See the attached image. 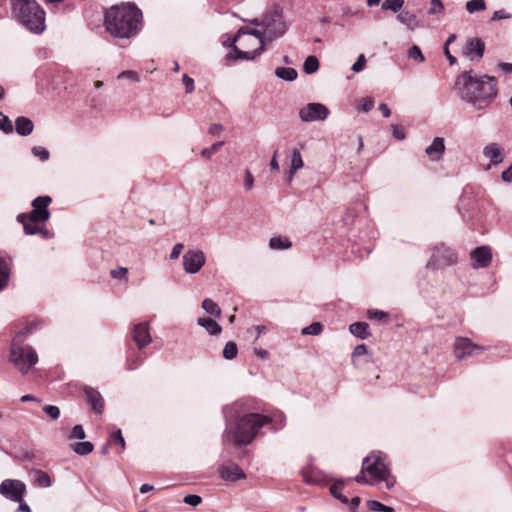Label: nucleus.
Listing matches in <instances>:
<instances>
[{
	"mask_svg": "<svg viewBox=\"0 0 512 512\" xmlns=\"http://www.w3.org/2000/svg\"><path fill=\"white\" fill-rule=\"evenodd\" d=\"M111 437L112 440L121 447V450L125 449V440L120 429L113 432Z\"/></svg>",
	"mask_w": 512,
	"mask_h": 512,
	"instance_id": "48",
	"label": "nucleus"
},
{
	"mask_svg": "<svg viewBox=\"0 0 512 512\" xmlns=\"http://www.w3.org/2000/svg\"><path fill=\"white\" fill-rule=\"evenodd\" d=\"M363 472L372 477L376 483L385 482L387 489L394 486L395 480L391 477L387 466L380 454H371L363 459Z\"/></svg>",
	"mask_w": 512,
	"mask_h": 512,
	"instance_id": "8",
	"label": "nucleus"
},
{
	"mask_svg": "<svg viewBox=\"0 0 512 512\" xmlns=\"http://www.w3.org/2000/svg\"><path fill=\"white\" fill-rule=\"evenodd\" d=\"M275 74L278 78L285 81H294L298 76L297 71L290 67H278L275 69Z\"/></svg>",
	"mask_w": 512,
	"mask_h": 512,
	"instance_id": "28",
	"label": "nucleus"
},
{
	"mask_svg": "<svg viewBox=\"0 0 512 512\" xmlns=\"http://www.w3.org/2000/svg\"><path fill=\"white\" fill-rule=\"evenodd\" d=\"M366 472H363V467L361 468L360 473L354 478V481H356L359 484L364 485H373L374 482H371L365 475Z\"/></svg>",
	"mask_w": 512,
	"mask_h": 512,
	"instance_id": "58",
	"label": "nucleus"
},
{
	"mask_svg": "<svg viewBox=\"0 0 512 512\" xmlns=\"http://www.w3.org/2000/svg\"><path fill=\"white\" fill-rule=\"evenodd\" d=\"M457 257L453 250L443 244L434 248L429 265L435 269L456 263Z\"/></svg>",
	"mask_w": 512,
	"mask_h": 512,
	"instance_id": "9",
	"label": "nucleus"
},
{
	"mask_svg": "<svg viewBox=\"0 0 512 512\" xmlns=\"http://www.w3.org/2000/svg\"><path fill=\"white\" fill-rule=\"evenodd\" d=\"M444 9V6L440 0H431L429 14H438L441 13Z\"/></svg>",
	"mask_w": 512,
	"mask_h": 512,
	"instance_id": "47",
	"label": "nucleus"
},
{
	"mask_svg": "<svg viewBox=\"0 0 512 512\" xmlns=\"http://www.w3.org/2000/svg\"><path fill=\"white\" fill-rule=\"evenodd\" d=\"M322 325L319 322H314L302 329L303 335H319L322 332Z\"/></svg>",
	"mask_w": 512,
	"mask_h": 512,
	"instance_id": "41",
	"label": "nucleus"
},
{
	"mask_svg": "<svg viewBox=\"0 0 512 512\" xmlns=\"http://www.w3.org/2000/svg\"><path fill=\"white\" fill-rule=\"evenodd\" d=\"M34 128L33 122L24 116H20L15 120V130L21 136H28Z\"/></svg>",
	"mask_w": 512,
	"mask_h": 512,
	"instance_id": "23",
	"label": "nucleus"
},
{
	"mask_svg": "<svg viewBox=\"0 0 512 512\" xmlns=\"http://www.w3.org/2000/svg\"><path fill=\"white\" fill-rule=\"evenodd\" d=\"M397 19L402 24L406 25L408 27V29H410V30H414L418 25L416 15L409 11H401L397 15Z\"/></svg>",
	"mask_w": 512,
	"mask_h": 512,
	"instance_id": "27",
	"label": "nucleus"
},
{
	"mask_svg": "<svg viewBox=\"0 0 512 512\" xmlns=\"http://www.w3.org/2000/svg\"><path fill=\"white\" fill-rule=\"evenodd\" d=\"M128 270L124 267H120L118 269H115V270H112L111 271V276L113 278H119V279H126V274H127Z\"/></svg>",
	"mask_w": 512,
	"mask_h": 512,
	"instance_id": "60",
	"label": "nucleus"
},
{
	"mask_svg": "<svg viewBox=\"0 0 512 512\" xmlns=\"http://www.w3.org/2000/svg\"><path fill=\"white\" fill-rule=\"evenodd\" d=\"M445 151L444 139L441 137L434 138L433 142L425 149V153L432 160H439Z\"/></svg>",
	"mask_w": 512,
	"mask_h": 512,
	"instance_id": "21",
	"label": "nucleus"
},
{
	"mask_svg": "<svg viewBox=\"0 0 512 512\" xmlns=\"http://www.w3.org/2000/svg\"><path fill=\"white\" fill-rule=\"evenodd\" d=\"M10 275V269L7 261L0 257V291L6 288L8 285Z\"/></svg>",
	"mask_w": 512,
	"mask_h": 512,
	"instance_id": "29",
	"label": "nucleus"
},
{
	"mask_svg": "<svg viewBox=\"0 0 512 512\" xmlns=\"http://www.w3.org/2000/svg\"><path fill=\"white\" fill-rule=\"evenodd\" d=\"M220 475L226 481H237L246 477L244 471L236 464L222 467Z\"/></svg>",
	"mask_w": 512,
	"mask_h": 512,
	"instance_id": "20",
	"label": "nucleus"
},
{
	"mask_svg": "<svg viewBox=\"0 0 512 512\" xmlns=\"http://www.w3.org/2000/svg\"><path fill=\"white\" fill-rule=\"evenodd\" d=\"M31 474L33 475V483L36 486L44 488L51 486V479L46 472L39 469H35L31 472Z\"/></svg>",
	"mask_w": 512,
	"mask_h": 512,
	"instance_id": "26",
	"label": "nucleus"
},
{
	"mask_svg": "<svg viewBox=\"0 0 512 512\" xmlns=\"http://www.w3.org/2000/svg\"><path fill=\"white\" fill-rule=\"evenodd\" d=\"M32 154L38 157L41 161H47L49 159V151L41 146H35L31 149Z\"/></svg>",
	"mask_w": 512,
	"mask_h": 512,
	"instance_id": "42",
	"label": "nucleus"
},
{
	"mask_svg": "<svg viewBox=\"0 0 512 512\" xmlns=\"http://www.w3.org/2000/svg\"><path fill=\"white\" fill-rule=\"evenodd\" d=\"M387 313L380 310H369L368 317L371 319L383 320L387 318Z\"/></svg>",
	"mask_w": 512,
	"mask_h": 512,
	"instance_id": "59",
	"label": "nucleus"
},
{
	"mask_svg": "<svg viewBox=\"0 0 512 512\" xmlns=\"http://www.w3.org/2000/svg\"><path fill=\"white\" fill-rule=\"evenodd\" d=\"M368 508L372 511H381V512H394V509L390 506H386L379 501L370 500L367 502Z\"/></svg>",
	"mask_w": 512,
	"mask_h": 512,
	"instance_id": "37",
	"label": "nucleus"
},
{
	"mask_svg": "<svg viewBox=\"0 0 512 512\" xmlns=\"http://www.w3.org/2000/svg\"><path fill=\"white\" fill-rule=\"evenodd\" d=\"M366 63V58L364 54H360L356 62L352 65V70L354 72H360L363 70Z\"/></svg>",
	"mask_w": 512,
	"mask_h": 512,
	"instance_id": "52",
	"label": "nucleus"
},
{
	"mask_svg": "<svg viewBox=\"0 0 512 512\" xmlns=\"http://www.w3.org/2000/svg\"><path fill=\"white\" fill-rule=\"evenodd\" d=\"M0 130L4 133H11L13 131V126L9 118L2 113H0Z\"/></svg>",
	"mask_w": 512,
	"mask_h": 512,
	"instance_id": "44",
	"label": "nucleus"
},
{
	"mask_svg": "<svg viewBox=\"0 0 512 512\" xmlns=\"http://www.w3.org/2000/svg\"><path fill=\"white\" fill-rule=\"evenodd\" d=\"M392 134L397 140H403L406 136L405 130L401 125H392Z\"/></svg>",
	"mask_w": 512,
	"mask_h": 512,
	"instance_id": "51",
	"label": "nucleus"
},
{
	"mask_svg": "<svg viewBox=\"0 0 512 512\" xmlns=\"http://www.w3.org/2000/svg\"><path fill=\"white\" fill-rule=\"evenodd\" d=\"M43 411L52 419H57L60 416V409L54 405H45Z\"/></svg>",
	"mask_w": 512,
	"mask_h": 512,
	"instance_id": "46",
	"label": "nucleus"
},
{
	"mask_svg": "<svg viewBox=\"0 0 512 512\" xmlns=\"http://www.w3.org/2000/svg\"><path fill=\"white\" fill-rule=\"evenodd\" d=\"M328 115V108L316 102L308 103L299 110V117L303 122L324 121Z\"/></svg>",
	"mask_w": 512,
	"mask_h": 512,
	"instance_id": "10",
	"label": "nucleus"
},
{
	"mask_svg": "<svg viewBox=\"0 0 512 512\" xmlns=\"http://www.w3.org/2000/svg\"><path fill=\"white\" fill-rule=\"evenodd\" d=\"M403 4L404 0H385L382 4V9L397 12L402 8Z\"/></svg>",
	"mask_w": 512,
	"mask_h": 512,
	"instance_id": "38",
	"label": "nucleus"
},
{
	"mask_svg": "<svg viewBox=\"0 0 512 512\" xmlns=\"http://www.w3.org/2000/svg\"><path fill=\"white\" fill-rule=\"evenodd\" d=\"M319 69V61L315 56H308L303 64V70L307 74H313Z\"/></svg>",
	"mask_w": 512,
	"mask_h": 512,
	"instance_id": "32",
	"label": "nucleus"
},
{
	"mask_svg": "<svg viewBox=\"0 0 512 512\" xmlns=\"http://www.w3.org/2000/svg\"><path fill=\"white\" fill-rule=\"evenodd\" d=\"M251 23L259 27L256 29L260 30L261 36L267 43L282 37L288 29L283 11L278 6L267 10L262 17L253 19Z\"/></svg>",
	"mask_w": 512,
	"mask_h": 512,
	"instance_id": "5",
	"label": "nucleus"
},
{
	"mask_svg": "<svg viewBox=\"0 0 512 512\" xmlns=\"http://www.w3.org/2000/svg\"><path fill=\"white\" fill-rule=\"evenodd\" d=\"M374 106V100L369 97H364L360 100V108L364 112H369Z\"/></svg>",
	"mask_w": 512,
	"mask_h": 512,
	"instance_id": "49",
	"label": "nucleus"
},
{
	"mask_svg": "<svg viewBox=\"0 0 512 512\" xmlns=\"http://www.w3.org/2000/svg\"><path fill=\"white\" fill-rule=\"evenodd\" d=\"M93 444L91 442H78L72 446V450L78 455H87L93 451Z\"/></svg>",
	"mask_w": 512,
	"mask_h": 512,
	"instance_id": "33",
	"label": "nucleus"
},
{
	"mask_svg": "<svg viewBox=\"0 0 512 512\" xmlns=\"http://www.w3.org/2000/svg\"><path fill=\"white\" fill-rule=\"evenodd\" d=\"M24 332L19 333L10 346V361L22 373L26 374L38 362L36 351L28 345H23L20 337Z\"/></svg>",
	"mask_w": 512,
	"mask_h": 512,
	"instance_id": "7",
	"label": "nucleus"
},
{
	"mask_svg": "<svg viewBox=\"0 0 512 512\" xmlns=\"http://www.w3.org/2000/svg\"><path fill=\"white\" fill-rule=\"evenodd\" d=\"M197 324L199 326L205 328L206 331L210 335H217V334L221 333V331H222L221 326L215 320H213L211 318H205V317L198 318Z\"/></svg>",
	"mask_w": 512,
	"mask_h": 512,
	"instance_id": "24",
	"label": "nucleus"
},
{
	"mask_svg": "<svg viewBox=\"0 0 512 512\" xmlns=\"http://www.w3.org/2000/svg\"><path fill=\"white\" fill-rule=\"evenodd\" d=\"M52 199L50 196H38L32 201V210L26 213L31 221L46 222L50 218V211L48 210Z\"/></svg>",
	"mask_w": 512,
	"mask_h": 512,
	"instance_id": "12",
	"label": "nucleus"
},
{
	"mask_svg": "<svg viewBox=\"0 0 512 512\" xmlns=\"http://www.w3.org/2000/svg\"><path fill=\"white\" fill-rule=\"evenodd\" d=\"M224 145V142L223 141H220V142H216L214 143L213 145H211L210 147L208 148H205L202 150L201 152V155L205 158H210L213 154H215L219 149L220 147H222Z\"/></svg>",
	"mask_w": 512,
	"mask_h": 512,
	"instance_id": "43",
	"label": "nucleus"
},
{
	"mask_svg": "<svg viewBox=\"0 0 512 512\" xmlns=\"http://www.w3.org/2000/svg\"><path fill=\"white\" fill-rule=\"evenodd\" d=\"M501 178L504 182H512V164L502 172Z\"/></svg>",
	"mask_w": 512,
	"mask_h": 512,
	"instance_id": "63",
	"label": "nucleus"
},
{
	"mask_svg": "<svg viewBox=\"0 0 512 512\" xmlns=\"http://www.w3.org/2000/svg\"><path fill=\"white\" fill-rule=\"evenodd\" d=\"M237 352V345L234 342H228L223 349V357L227 360H232L236 357Z\"/></svg>",
	"mask_w": 512,
	"mask_h": 512,
	"instance_id": "36",
	"label": "nucleus"
},
{
	"mask_svg": "<svg viewBox=\"0 0 512 512\" xmlns=\"http://www.w3.org/2000/svg\"><path fill=\"white\" fill-rule=\"evenodd\" d=\"M202 502V498L198 495H187L184 497V503L191 505V506H197Z\"/></svg>",
	"mask_w": 512,
	"mask_h": 512,
	"instance_id": "53",
	"label": "nucleus"
},
{
	"mask_svg": "<svg viewBox=\"0 0 512 512\" xmlns=\"http://www.w3.org/2000/svg\"><path fill=\"white\" fill-rule=\"evenodd\" d=\"M266 43L260 30L242 27L232 40L229 57L234 60H253L263 52Z\"/></svg>",
	"mask_w": 512,
	"mask_h": 512,
	"instance_id": "3",
	"label": "nucleus"
},
{
	"mask_svg": "<svg viewBox=\"0 0 512 512\" xmlns=\"http://www.w3.org/2000/svg\"><path fill=\"white\" fill-rule=\"evenodd\" d=\"M455 90L461 100L471 104L476 110L489 107L498 94L495 77L476 75L472 70L457 77Z\"/></svg>",
	"mask_w": 512,
	"mask_h": 512,
	"instance_id": "1",
	"label": "nucleus"
},
{
	"mask_svg": "<svg viewBox=\"0 0 512 512\" xmlns=\"http://www.w3.org/2000/svg\"><path fill=\"white\" fill-rule=\"evenodd\" d=\"M470 256L473 268H485L489 266L492 260V252L488 246L475 248Z\"/></svg>",
	"mask_w": 512,
	"mask_h": 512,
	"instance_id": "15",
	"label": "nucleus"
},
{
	"mask_svg": "<svg viewBox=\"0 0 512 512\" xmlns=\"http://www.w3.org/2000/svg\"><path fill=\"white\" fill-rule=\"evenodd\" d=\"M483 155L490 159L492 165H498L504 160L505 150L500 144L493 142L483 148Z\"/></svg>",
	"mask_w": 512,
	"mask_h": 512,
	"instance_id": "17",
	"label": "nucleus"
},
{
	"mask_svg": "<svg viewBox=\"0 0 512 512\" xmlns=\"http://www.w3.org/2000/svg\"><path fill=\"white\" fill-rule=\"evenodd\" d=\"M183 269L188 274L198 273L206 263V256L201 250H188L182 258Z\"/></svg>",
	"mask_w": 512,
	"mask_h": 512,
	"instance_id": "13",
	"label": "nucleus"
},
{
	"mask_svg": "<svg viewBox=\"0 0 512 512\" xmlns=\"http://www.w3.org/2000/svg\"><path fill=\"white\" fill-rule=\"evenodd\" d=\"M141 22V11L131 4L113 6L105 13L106 30L117 38L135 36L139 31Z\"/></svg>",
	"mask_w": 512,
	"mask_h": 512,
	"instance_id": "2",
	"label": "nucleus"
},
{
	"mask_svg": "<svg viewBox=\"0 0 512 512\" xmlns=\"http://www.w3.org/2000/svg\"><path fill=\"white\" fill-rule=\"evenodd\" d=\"M25 492V483L17 479H5L0 484V494L13 502L20 501Z\"/></svg>",
	"mask_w": 512,
	"mask_h": 512,
	"instance_id": "11",
	"label": "nucleus"
},
{
	"mask_svg": "<svg viewBox=\"0 0 512 512\" xmlns=\"http://www.w3.org/2000/svg\"><path fill=\"white\" fill-rule=\"evenodd\" d=\"M118 79H129L133 82H139L140 78L137 72L133 70H126L118 75Z\"/></svg>",
	"mask_w": 512,
	"mask_h": 512,
	"instance_id": "45",
	"label": "nucleus"
},
{
	"mask_svg": "<svg viewBox=\"0 0 512 512\" xmlns=\"http://www.w3.org/2000/svg\"><path fill=\"white\" fill-rule=\"evenodd\" d=\"M184 249V245L182 243L175 244L172 248V251L170 253V259L176 260L179 258L182 250Z\"/></svg>",
	"mask_w": 512,
	"mask_h": 512,
	"instance_id": "56",
	"label": "nucleus"
},
{
	"mask_svg": "<svg viewBox=\"0 0 512 512\" xmlns=\"http://www.w3.org/2000/svg\"><path fill=\"white\" fill-rule=\"evenodd\" d=\"M271 422V418L258 413L246 414L236 421L231 430L236 445H248L257 436L264 425Z\"/></svg>",
	"mask_w": 512,
	"mask_h": 512,
	"instance_id": "6",
	"label": "nucleus"
},
{
	"mask_svg": "<svg viewBox=\"0 0 512 512\" xmlns=\"http://www.w3.org/2000/svg\"><path fill=\"white\" fill-rule=\"evenodd\" d=\"M132 338L139 349L144 348L151 342L148 323H139L134 326Z\"/></svg>",
	"mask_w": 512,
	"mask_h": 512,
	"instance_id": "16",
	"label": "nucleus"
},
{
	"mask_svg": "<svg viewBox=\"0 0 512 512\" xmlns=\"http://www.w3.org/2000/svg\"><path fill=\"white\" fill-rule=\"evenodd\" d=\"M367 353V347L364 344L357 345L352 353L353 357L365 355Z\"/></svg>",
	"mask_w": 512,
	"mask_h": 512,
	"instance_id": "61",
	"label": "nucleus"
},
{
	"mask_svg": "<svg viewBox=\"0 0 512 512\" xmlns=\"http://www.w3.org/2000/svg\"><path fill=\"white\" fill-rule=\"evenodd\" d=\"M17 221L23 225L24 233L26 235H35L42 231V222L31 221L30 217L26 213H20L17 215Z\"/></svg>",
	"mask_w": 512,
	"mask_h": 512,
	"instance_id": "19",
	"label": "nucleus"
},
{
	"mask_svg": "<svg viewBox=\"0 0 512 512\" xmlns=\"http://www.w3.org/2000/svg\"><path fill=\"white\" fill-rule=\"evenodd\" d=\"M85 431L81 425H75L71 431L70 438L84 439Z\"/></svg>",
	"mask_w": 512,
	"mask_h": 512,
	"instance_id": "50",
	"label": "nucleus"
},
{
	"mask_svg": "<svg viewBox=\"0 0 512 512\" xmlns=\"http://www.w3.org/2000/svg\"><path fill=\"white\" fill-rule=\"evenodd\" d=\"M485 50V43L480 38H473L467 42L464 54L471 60L482 58Z\"/></svg>",
	"mask_w": 512,
	"mask_h": 512,
	"instance_id": "18",
	"label": "nucleus"
},
{
	"mask_svg": "<svg viewBox=\"0 0 512 512\" xmlns=\"http://www.w3.org/2000/svg\"><path fill=\"white\" fill-rule=\"evenodd\" d=\"M202 308L210 315L220 318L221 309L216 302L210 298H206L202 301Z\"/></svg>",
	"mask_w": 512,
	"mask_h": 512,
	"instance_id": "30",
	"label": "nucleus"
},
{
	"mask_svg": "<svg viewBox=\"0 0 512 512\" xmlns=\"http://www.w3.org/2000/svg\"><path fill=\"white\" fill-rule=\"evenodd\" d=\"M486 9V4L484 0H470L466 3V10L469 13H474L476 11H483Z\"/></svg>",
	"mask_w": 512,
	"mask_h": 512,
	"instance_id": "35",
	"label": "nucleus"
},
{
	"mask_svg": "<svg viewBox=\"0 0 512 512\" xmlns=\"http://www.w3.org/2000/svg\"><path fill=\"white\" fill-rule=\"evenodd\" d=\"M350 332L360 338V339H366L370 336L369 333V325L366 322H356L350 325L349 327Z\"/></svg>",
	"mask_w": 512,
	"mask_h": 512,
	"instance_id": "25",
	"label": "nucleus"
},
{
	"mask_svg": "<svg viewBox=\"0 0 512 512\" xmlns=\"http://www.w3.org/2000/svg\"><path fill=\"white\" fill-rule=\"evenodd\" d=\"M271 249L284 250L291 247V242L281 237H272L269 241Z\"/></svg>",
	"mask_w": 512,
	"mask_h": 512,
	"instance_id": "34",
	"label": "nucleus"
},
{
	"mask_svg": "<svg viewBox=\"0 0 512 512\" xmlns=\"http://www.w3.org/2000/svg\"><path fill=\"white\" fill-rule=\"evenodd\" d=\"M15 18L29 31L42 33L45 30V12L35 0H11Z\"/></svg>",
	"mask_w": 512,
	"mask_h": 512,
	"instance_id": "4",
	"label": "nucleus"
},
{
	"mask_svg": "<svg viewBox=\"0 0 512 512\" xmlns=\"http://www.w3.org/2000/svg\"><path fill=\"white\" fill-rule=\"evenodd\" d=\"M408 57L419 63L424 62L425 57L417 45H413L408 50Z\"/></svg>",
	"mask_w": 512,
	"mask_h": 512,
	"instance_id": "40",
	"label": "nucleus"
},
{
	"mask_svg": "<svg viewBox=\"0 0 512 512\" xmlns=\"http://www.w3.org/2000/svg\"><path fill=\"white\" fill-rule=\"evenodd\" d=\"M182 81L185 86L186 92L191 93L194 90V80L187 74H184L182 77Z\"/></svg>",
	"mask_w": 512,
	"mask_h": 512,
	"instance_id": "55",
	"label": "nucleus"
},
{
	"mask_svg": "<svg viewBox=\"0 0 512 512\" xmlns=\"http://www.w3.org/2000/svg\"><path fill=\"white\" fill-rule=\"evenodd\" d=\"M253 185H254V177L249 170H246L245 176H244V188L246 190H251L253 188Z\"/></svg>",
	"mask_w": 512,
	"mask_h": 512,
	"instance_id": "54",
	"label": "nucleus"
},
{
	"mask_svg": "<svg viewBox=\"0 0 512 512\" xmlns=\"http://www.w3.org/2000/svg\"><path fill=\"white\" fill-rule=\"evenodd\" d=\"M343 483H344V481H343V480H341V481H339V482H337V483H335V484L331 485V487H330V492H331V494H332L335 498H337V499L341 500L343 503H347V502H348L347 497L343 496V495L340 493V490L342 489Z\"/></svg>",
	"mask_w": 512,
	"mask_h": 512,
	"instance_id": "39",
	"label": "nucleus"
},
{
	"mask_svg": "<svg viewBox=\"0 0 512 512\" xmlns=\"http://www.w3.org/2000/svg\"><path fill=\"white\" fill-rule=\"evenodd\" d=\"M85 394L93 410L96 411L97 413H102L104 408V401L101 394L94 388L90 387L86 388Z\"/></svg>",
	"mask_w": 512,
	"mask_h": 512,
	"instance_id": "22",
	"label": "nucleus"
},
{
	"mask_svg": "<svg viewBox=\"0 0 512 512\" xmlns=\"http://www.w3.org/2000/svg\"><path fill=\"white\" fill-rule=\"evenodd\" d=\"M498 68L501 69L505 73H512V63L500 62L498 64Z\"/></svg>",
	"mask_w": 512,
	"mask_h": 512,
	"instance_id": "64",
	"label": "nucleus"
},
{
	"mask_svg": "<svg viewBox=\"0 0 512 512\" xmlns=\"http://www.w3.org/2000/svg\"><path fill=\"white\" fill-rule=\"evenodd\" d=\"M223 131V126L221 124H212L209 127V133L214 136H218Z\"/></svg>",
	"mask_w": 512,
	"mask_h": 512,
	"instance_id": "62",
	"label": "nucleus"
},
{
	"mask_svg": "<svg viewBox=\"0 0 512 512\" xmlns=\"http://www.w3.org/2000/svg\"><path fill=\"white\" fill-rule=\"evenodd\" d=\"M303 166H304V162H303L300 150L297 148H294L291 152L290 168H292L293 171H298Z\"/></svg>",
	"mask_w": 512,
	"mask_h": 512,
	"instance_id": "31",
	"label": "nucleus"
},
{
	"mask_svg": "<svg viewBox=\"0 0 512 512\" xmlns=\"http://www.w3.org/2000/svg\"><path fill=\"white\" fill-rule=\"evenodd\" d=\"M510 18H511V14L506 12L504 9L495 11L492 16L493 21L510 19Z\"/></svg>",
	"mask_w": 512,
	"mask_h": 512,
	"instance_id": "57",
	"label": "nucleus"
},
{
	"mask_svg": "<svg viewBox=\"0 0 512 512\" xmlns=\"http://www.w3.org/2000/svg\"><path fill=\"white\" fill-rule=\"evenodd\" d=\"M483 348L472 343L468 338L458 337L454 343V354L457 359L462 360L467 356L482 352Z\"/></svg>",
	"mask_w": 512,
	"mask_h": 512,
	"instance_id": "14",
	"label": "nucleus"
}]
</instances>
